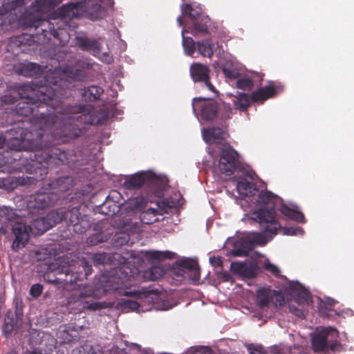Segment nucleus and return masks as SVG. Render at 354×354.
<instances>
[{"instance_id": "nucleus-1", "label": "nucleus", "mask_w": 354, "mask_h": 354, "mask_svg": "<svg viewBox=\"0 0 354 354\" xmlns=\"http://www.w3.org/2000/svg\"><path fill=\"white\" fill-rule=\"evenodd\" d=\"M38 128L37 125L29 129L24 121L15 124L7 130L10 150L19 152L30 151V172L35 174L36 180H43L48 172V166L66 165L74 169L77 162L73 150H64L56 147L52 131Z\"/></svg>"}, {"instance_id": "nucleus-2", "label": "nucleus", "mask_w": 354, "mask_h": 354, "mask_svg": "<svg viewBox=\"0 0 354 354\" xmlns=\"http://www.w3.org/2000/svg\"><path fill=\"white\" fill-rule=\"evenodd\" d=\"M67 82L53 73H47L44 76V85L37 88L22 85L19 88V94L24 101L16 106V113L22 116H32L38 128L52 131L53 124L46 122V117L55 115L58 95H64L62 88Z\"/></svg>"}, {"instance_id": "nucleus-3", "label": "nucleus", "mask_w": 354, "mask_h": 354, "mask_svg": "<svg viewBox=\"0 0 354 354\" xmlns=\"http://www.w3.org/2000/svg\"><path fill=\"white\" fill-rule=\"evenodd\" d=\"M44 119L46 122L53 124L51 137L54 136L56 147L81 136L82 129L78 124L98 125L104 120L91 105H65L62 100L57 103L55 115Z\"/></svg>"}, {"instance_id": "nucleus-4", "label": "nucleus", "mask_w": 354, "mask_h": 354, "mask_svg": "<svg viewBox=\"0 0 354 354\" xmlns=\"http://www.w3.org/2000/svg\"><path fill=\"white\" fill-rule=\"evenodd\" d=\"M80 265L86 276L91 274V266L84 259L79 261L74 260L71 254L64 255L49 265L44 278L49 283L66 288L68 285L76 283L79 280L81 272L77 270V267Z\"/></svg>"}, {"instance_id": "nucleus-5", "label": "nucleus", "mask_w": 354, "mask_h": 354, "mask_svg": "<svg viewBox=\"0 0 354 354\" xmlns=\"http://www.w3.org/2000/svg\"><path fill=\"white\" fill-rule=\"evenodd\" d=\"M192 109L194 113L199 111L202 120L207 122L214 121L223 128H227L226 121L231 118L232 114L230 104L225 102L219 104L217 102L204 97L194 98Z\"/></svg>"}, {"instance_id": "nucleus-6", "label": "nucleus", "mask_w": 354, "mask_h": 354, "mask_svg": "<svg viewBox=\"0 0 354 354\" xmlns=\"http://www.w3.org/2000/svg\"><path fill=\"white\" fill-rule=\"evenodd\" d=\"M277 196L270 191H261L258 195L257 202L259 204L267 205V207L260 208L254 213L255 219L259 223L261 229L265 232L276 235L277 231L281 228V225L276 218L275 201Z\"/></svg>"}, {"instance_id": "nucleus-7", "label": "nucleus", "mask_w": 354, "mask_h": 354, "mask_svg": "<svg viewBox=\"0 0 354 354\" xmlns=\"http://www.w3.org/2000/svg\"><path fill=\"white\" fill-rule=\"evenodd\" d=\"M122 185L127 189H136L146 185V191H150L155 197L161 198L166 191L167 181L153 172L142 171L128 177Z\"/></svg>"}, {"instance_id": "nucleus-8", "label": "nucleus", "mask_w": 354, "mask_h": 354, "mask_svg": "<svg viewBox=\"0 0 354 354\" xmlns=\"http://www.w3.org/2000/svg\"><path fill=\"white\" fill-rule=\"evenodd\" d=\"M62 0H35L30 6L26 10L21 16V23L27 28H37L40 26H47L50 30L52 24L43 19V13L50 7L55 6Z\"/></svg>"}, {"instance_id": "nucleus-9", "label": "nucleus", "mask_w": 354, "mask_h": 354, "mask_svg": "<svg viewBox=\"0 0 354 354\" xmlns=\"http://www.w3.org/2000/svg\"><path fill=\"white\" fill-rule=\"evenodd\" d=\"M50 216H55L57 223L64 221L68 225H72L73 231L78 234L85 232L91 227V222L88 216L82 214L78 207L52 211Z\"/></svg>"}, {"instance_id": "nucleus-10", "label": "nucleus", "mask_w": 354, "mask_h": 354, "mask_svg": "<svg viewBox=\"0 0 354 354\" xmlns=\"http://www.w3.org/2000/svg\"><path fill=\"white\" fill-rule=\"evenodd\" d=\"M312 346L315 352L336 351L341 347L339 332L333 327H326L317 331L312 337Z\"/></svg>"}, {"instance_id": "nucleus-11", "label": "nucleus", "mask_w": 354, "mask_h": 354, "mask_svg": "<svg viewBox=\"0 0 354 354\" xmlns=\"http://www.w3.org/2000/svg\"><path fill=\"white\" fill-rule=\"evenodd\" d=\"M59 200V196L48 190V187L44 185L35 194L30 196L27 201V209H24L26 213L29 212L32 214H42L43 211L48 207L53 206Z\"/></svg>"}, {"instance_id": "nucleus-12", "label": "nucleus", "mask_w": 354, "mask_h": 354, "mask_svg": "<svg viewBox=\"0 0 354 354\" xmlns=\"http://www.w3.org/2000/svg\"><path fill=\"white\" fill-rule=\"evenodd\" d=\"M241 167L239 153L229 144L221 146L219 154L218 168L226 176H231Z\"/></svg>"}, {"instance_id": "nucleus-13", "label": "nucleus", "mask_w": 354, "mask_h": 354, "mask_svg": "<svg viewBox=\"0 0 354 354\" xmlns=\"http://www.w3.org/2000/svg\"><path fill=\"white\" fill-rule=\"evenodd\" d=\"M275 307L285 305V297L281 291L274 290L268 287H261L257 290L256 305L261 309L268 308L270 304Z\"/></svg>"}, {"instance_id": "nucleus-14", "label": "nucleus", "mask_w": 354, "mask_h": 354, "mask_svg": "<svg viewBox=\"0 0 354 354\" xmlns=\"http://www.w3.org/2000/svg\"><path fill=\"white\" fill-rule=\"evenodd\" d=\"M31 229V226L22 221L12 225V234L14 239L11 244V250L13 252H17L26 246L30 240Z\"/></svg>"}, {"instance_id": "nucleus-15", "label": "nucleus", "mask_w": 354, "mask_h": 354, "mask_svg": "<svg viewBox=\"0 0 354 354\" xmlns=\"http://www.w3.org/2000/svg\"><path fill=\"white\" fill-rule=\"evenodd\" d=\"M23 309L18 305L15 311L9 310L6 312L2 326V332L6 337L10 336L12 333L18 331L23 322Z\"/></svg>"}, {"instance_id": "nucleus-16", "label": "nucleus", "mask_w": 354, "mask_h": 354, "mask_svg": "<svg viewBox=\"0 0 354 354\" xmlns=\"http://www.w3.org/2000/svg\"><path fill=\"white\" fill-rule=\"evenodd\" d=\"M262 233H255L252 239H245L241 242V247L234 250V254L237 257L247 256L256 245H264L271 240L274 235L265 232L261 229Z\"/></svg>"}, {"instance_id": "nucleus-17", "label": "nucleus", "mask_w": 354, "mask_h": 354, "mask_svg": "<svg viewBox=\"0 0 354 354\" xmlns=\"http://www.w3.org/2000/svg\"><path fill=\"white\" fill-rule=\"evenodd\" d=\"M20 13L21 9L17 8V2L10 1L4 3L0 8V26L11 25L19 20L24 28H28L22 24L21 19L24 13Z\"/></svg>"}, {"instance_id": "nucleus-18", "label": "nucleus", "mask_w": 354, "mask_h": 354, "mask_svg": "<svg viewBox=\"0 0 354 354\" xmlns=\"http://www.w3.org/2000/svg\"><path fill=\"white\" fill-rule=\"evenodd\" d=\"M189 72L194 82H203L209 91L216 93L215 87L210 82V69L208 66L200 62L193 63L190 66Z\"/></svg>"}, {"instance_id": "nucleus-19", "label": "nucleus", "mask_w": 354, "mask_h": 354, "mask_svg": "<svg viewBox=\"0 0 354 354\" xmlns=\"http://www.w3.org/2000/svg\"><path fill=\"white\" fill-rule=\"evenodd\" d=\"M39 214H32L26 212V216L24 218L31 219L32 227L37 230V233L43 234L50 228L57 224L55 216H50V212L46 216H39Z\"/></svg>"}, {"instance_id": "nucleus-20", "label": "nucleus", "mask_w": 354, "mask_h": 354, "mask_svg": "<svg viewBox=\"0 0 354 354\" xmlns=\"http://www.w3.org/2000/svg\"><path fill=\"white\" fill-rule=\"evenodd\" d=\"M283 86L279 83L270 82L268 85L262 87L251 94V100L253 102L263 103L269 98L274 97L278 92L283 91Z\"/></svg>"}, {"instance_id": "nucleus-21", "label": "nucleus", "mask_w": 354, "mask_h": 354, "mask_svg": "<svg viewBox=\"0 0 354 354\" xmlns=\"http://www.w3.org/2000/svg\"><path fill=\"white\" fill-rule=\"evenodd\" d=\"M286 288L294 295V301L299 306H309L312 303L310 293L299 282L289 281Z\"/></svg>"}, {"instance_id": "nucleus-22", "label": "nucleus", "mask_w": 354, "mask_h": 354, "mask_svg": "<svg viewBox=\"0 0 354 354\" xmlns=\"http://www.w3.org/2000/svg\"><path fill=\"white\" fill-rule=\"evenodd\" d=\"M26 216L25 210H17L7 206L0 207V223L2 225L0 232L3 227H7L9 223H21V218Z\"/></svg>"}, {"instance_id": "nucleus-23", "label": "nucleus", "mask_w": 354, "mask_h": 354, "mask_svg": "<svg viewBox=\"0 0 354 354\" xmlns=\"http://www.w3.org/2000/svg\"><path fill=\"white\" fill-rule=\"evenodd\" d=\"M74 185V179L70 176H60L46 185L48 190L59 197V194L70 190Z\"/></svg>"}, {"instance_id": "nucleus-24", "label": "nucleus", "mask_w": 354, "mask_h": 354, "mask_svg": "<svg viewBox=\"0 0 354 354\" xmlns=\"http://www.w3.org/2000/svg\"><path fill=\"white\" fill-rule=\"evenodd\" d=\"M151 196H154V195L151 194L150 191H146L145 196L140 195L126 201L125 207L129 212L141 213L145 211L144 209L147 206L148 201L150 200Z\"/></svg>"}, {"instance_id": "nucleus-25", "label": "nucleus", "mask_w": 354, "mask_h": 354, "mask_svg": "<svg viewBox=\"0 0 354 354\" xmlns=\"http://www.w3.org/2000/svg\"><path fill=\"white\" fill-rule=\"evenodd\" d=\"M76 45L84 51L90 52L96 56L101 53L102 44L98 39H91L87 37H77Z\"/></svg>"}, {"instance_id": "nucleus-26", "label": "nucleus", "mask_w": 354, "mask_h": 354, "mask_svg": "<svg viewBox=\"0 0 354 354\" xmlns=\"http://www.w3.org/2000/svg\"><path fill=\"white\" fill-rule=\"evenodd\" d=\"M53 73H55L57 77L62 78L68 84H66L67 86H64L62 88V93H64V95H59V94L58 95L57 99L59 100H62V98H63L64 97H65L66 95V90L68 89L71 86V82L68 80H66L65 77H68V78H70L73 80H77V81H82L86 77V74L84 73V72L82 70H80V69L73 70V69H71V68H67L63 72L62 75H59L58 72H57V71H53Z\"/></svg>"}, {"instance_id": "nucleus-27", "label": "nucleus", "mask_w": 354, "mask_h": 354, "mask_svg": "<svg viewBox=\"0 0 354 354\" xmlns=\"http://www.w3.org/2000/svg\"><path fill=\"white\" fill-rule=\"evenodd\" d=\"M178 266L184 272H189V278L194 283L200 279L201 269L198 263L191 259H185L178 261Z\"/></svg>"}, {"instance_id": "nucleus-28", "label": "nucleus", "mask_w": 354, "mask_h": 354, "mask_svg": "<svg viewBox=\"0 0 354 354\" xmlns=\"http://www.w3.org/2000/svg\"><path fill=\"white\" fill-rule=\"evenodd\" d=\"M57 337L60 344H73L79 341L80 334L76 329L64 326L59 327Z\"/></svg>"}, {"instance_id": "nucleus-29", "label": "nucleus", "mask_w": 354, "mask_h": 354, "mask_svg": "<svg viewBox=\"0 0 354 354\" xmlns=\"http://www.w3.org/2000/svg\"><path fill=\"white\" fill-rule=\"evenodd\" d=\"M29 182V178L22 176H8L6 178H0V189L8 192H12L20 185H26Z\"/></svg>"}, {"instance_id": "nucleus-30", "label": "nucleus", "mask_w": 354, "mask_h": 354, "mask_svg": "<svg viewBox=\"0 0 354 354\" xmlns=\"http://www.w3.org/2000/svg\"><path fill=\"white\" fill-rule=\"evenodd\" d=\"M230 270L234 274H240L249 279L254 278L257 275L256 267L254 266H248L242 262H232L230 265Z\"/></svg>"}, {"instance_id": "nucleus-31", "label": "nucleus", "mask_w": 354, "mask_h": 354, "mask_svg": "<svg viewBox=\"0 0 354 354\" xmlns=\"http://www.w3.org/2000/svg\"><path fill=\"white\" fill-rule=\"evenodd\" d=\"M14 71L18 75L25 77H33L39 73L40 66L32 62L20 63L14 66Z\"/></svg>"}, {"instance_id": "nucleus-32", "label": "nucleus", "mask_w": 354, "mask_h": 354, "mask_svg": "<svg viewBox=\"0 0 354 354\" xmlns=\"http://www.w3.org/2000/svg\"><path fill=\"white\" fill-rule=\"evenodd\" d=\"M212 21L207 15H204L201 17L197 21L193 23L191 28L190 32L196 36L198 34H207L209 33V28L212 26Z\"/></svg>"}, {"instance_id": "nucleus-33", "label": "nucleus", "mask_w": 354, "mask_h": 354, "mask_svg": "<svg viewBox=\"0 0 354 354\" xmlns=\"http://www.w3.org/2000/svg\"><path fill=\"white\" fill-rule=\"evenodd\" d=\"M223 127H211L204 129L202 131L203 137L205 142H215L224 139L225 131Z\"/></svg>"}, {"instance_id": "nucleus-34", "label": "nucleus", "mask_w": 354, "mask_h": 354, "mask_svg": "<svg viewBox=\"0 0 354 354\" xmlns=\"http://www.w3.org/2000/svg\"><path fill=\"white\" fill-rule=\"evenodd\" d=\"M279 210L283 216L290 220L299 223H304L306 222L305 216L302 212L297 209L290 208L284 203L281 204Z\"/></svg>"}, {"instance_id": "nucleus-35", "label": "nucleus", "mask_w": 354, "mask_h": 354, "mask_svg": "<svg viewBox=\"0 0 354 354\" xmlns=\"http://www.w3.org/2000/svg\"><path fill=\"white\" fill-rule=\"evenodd\" d=\"M85 12L89 19L93 21L98 20L103 16V8L97 2H87L85 6Z\"/></svg>"}, {"instance_id": "nucleus-36", "label": "nucleus", "mask_w": 354, "mask_h": 354, "mask_svg": "<svg viewBox=\"0 0 354 354\" xmlns=\"http://www.w3.org/2000/svg\"><path fill=\"white\" fill-rule=\"evenodd\" d=\"M81 8L82 3L80 2L69 3L63 5L59 9V15L62 17H77L78 15L79 10Z\"/></svg>"}, {"instance_id": "nucleus-37", "label": "nucleus", "mask_w": 354, "mask_h": 354, "mask_svg": "<svg viewBox=\"0 0 354 354\" xmlns=\"http://www.w3.org/2000/svg\"><path fill=\"white\" fill-rule=\"evenodd\" d=\"M124 286H127L125 281L114 276L109 277L106 281L104 290L107 292H120Z\"/></svg>"}, {"instance_id": "nucleus-38", "label": "nucleus", "mask_w": 354, "mask_h": 354, "mask_svg": "<svg viewBox=\"0 0 354 354\" xmlns=\"http://www.w3.org/2000/svg\"><path fill=\"white\" fill-rule=\"evenodd\" d=\"M125 231L117 232L113 236L114 244L116 247H120L124 245H129L130 242V234L127 231L129 230L130 227L129 225L125 224L124 226ZM131 242L130 244H132Z\"/></svg>"}, {"instance_id": "nucleus-39", "label": "nucleus", "mask_w": 354, "mask_h": 354, "mask_svg": "<svg viewBox=\"0 0 354 354\" xmlns=\"http://www.w3.org/2000/svg\"><path fill=\"white\" fill-rule=\"evenodd\" d=\"M182 13L190 18L193 23L200 19L202 16L205 15L200 8H193L190 4L182 6Z\"/></svg>"}, {"instance_id": "nucleus-40", "label": "nucleus", "mask_w": 354, "mask_h": 354, "mask_svg": "<svg viewBox=\"0 0 354 354\" xmlns=\"http://www.w3.org/2000/svg\"><path fill=\"white\" fill-rule=\"evenodd\" d=\"M158 214L157 209L150 207L140 213V218L142 223L151 225L158 221V219L156 218Z\"/></svg>"}, {"instance_id": "nucleus-41", "label": "nucleus", "mask_w": 354, "mask_h": 354, "mask_svg": "<svg viewBox=\"0 0 354 354\" xmlns=\"http://www.w3.org/2000/svg\"><path fill=\"white\" fill-rule=\"evenodd\" d=\"M236 189L240 195L248 196L255 190V185L246 179H241L237 182Z\"/></svg>"}, {"instance_id": "nucleus-42", "label": "nucleus", "mask_w": 354, "mask_h": 354, "mask_svg": "<svg viewBox=\"0 0 354 354\" xmlns=\"http://www.w3.org/2000/svg\"><path fill=\"white\" fill-rule=\"evenodd\" d=\"M196 44L198 50L202 56L210 58L213 55V44L210 39L198 41Z\"/></svg>"}, {"instance_id": "nucleus-43", "label": "nucleus", "mask_w": 354, "mask_h": 354, "mask_svg": "<svg viewBox=\"0 0 354 354\" xmlns=\"http://www.w3.org/2000/svg\"><path fill=\"white\" fill-rule=\"evenodd\" d=\"M104 93V89L98 86H90L85 88L84 95L88 98L90 102H95L98 100Z\"/></svg>"}, {"instance_id": "nucleus-44", "label": "nucleus", "mask_w": 354, "mask_h": 354, "mask_svg": "<svg viewBox=\"0 0 354 354\" xmlns=\"http://www.w3.org/2000/svg\"><path fill=\"white\" fill-rule=\"evenodd\" d=\"M250 100L249 95L245 93H239L236 100L234 102L236 109L241 111H246L250 106Z\"/></svg>"}, {"instance_id": "nucleus-45", "label": "nucleus", "mask_w": 354, "mask_h": 354, "mask_svg": "<svg viewBox=\"0 0 354 354\" xmlns=\"http://www.w3.org/2000/svg\"><path fill=\"white\" fill-rule=\"evenodd\" d=\"M185 30L182 31L183 36V46L185 53L187 55L192 56L195 53L197 44L194 39L190 37L184 36Z\"/></svg>"}, {"instance_id": "nucleus-46", "label": "nucleus", "mask_w": 354, "mask_h": 354, "mask_svg": "<svg viewBox=\"0 0 354 354\" xmlns=\"http://www.w3.org/2000/svg\"><path fill=\"white\" fill-rule=\"evenodd\" d=\"M165 274V270L160 266H153L145 272V277L151 281H156Z\"/></svg>"}, {"instance_id": "nucleus-47", "label": "nucleus", "mask_w": 354, "mask_h": 354, "mask_svg": "<svg viewBox=\"0 0 354 354\" xmlns=\"http://www.w3.org/2000/svg\"><path fill=\"white\" fill-rule=\"evenodd\" d=\"M288 309H289L290 313H291L292 314L296 315L297 317H298L299 318H305L306 317V314L307 310L306 308H304V306L299 308V307L295 306V304H288Z\"/></svg>"}, {"instance_id": "nucleus-48", "label": "nucleus", "mask_w": 354, "mask_h": 354, "mask_svg": "<svg viewBox=\"0 0 354 354\" xmlns=\"http://www.w3.org/2000/svg\"><path fill=\"white\" fill-rule=\"evenodd\" d=\"M254 84L250 78H240L236 81V87L243 90H251Z\"/></svg>"}, {"instance_id": "nucleus-49", "label": "nucleus", "mask_w": 354, "mask_h": 354, "mask_svg": "<svg viewBox=\"0 0 354 354\" xmlns=\"http://www.w3.org/2000/svg\"><path fill=\"white\" fill-rule=\"evenodd\" d=\"M265 269L270 272L272 274H273L276 277L281 278V279H286L285 276L280 274V270L279 268L276 266L274 264H272L270 263H266L265 264Z\"/></svg>"}, {"instance_id": "nucleus-50", "label": "nucleus", "mask_w": 354, "mask_h": 354, "mask_svg": "<svg viewBox=\"0 0 354 354\" xmlns=\"http://www.w3.org/2000/svg\"><path fill=\"white\" fill-rule=\"evenodd\" d=\"M93 261L96 265L104 264L108 259V255L104 253H96L93 255Z\"/></svg>"}, {"instance_id": "nucleus-51", "label": "nucleus", "mask_w": 354, "mask_h": 354, "mask_svg": "<svg viewBox=\"0 0 354 354\" xmlns=\"http://www.w3.org/2000/svg\"><path fill=\"white\" fill-rule=\"evenodd\" d=\"M43 291V286L39 283H35L30 287L29 293L33 298L39 297Z\"/></svg>"}, {"instance_id": "nucleus-52", "label": "nucleus", "mask_w": 354, "mask_h": 354, "mask_svg": "<svg viewBox=\"0 0 354 354\" xmlns=\"http://www.w3.org/2000/svg\"><path fill=\"white\" fill-rule=\"evenodd\" d=\"M102 234L100 233L94 234L90 236L87 240V244L90 245H97V244L102 242Z\"/></svg>"}, {"instance_id": "nucleus-53", "label": "nucleus", "mask_w": 354, "mask_h": 354, "mask_svg": "<svg viewBox=\"0 0 354 354\" xmlns=\"http://www.w3.org/2000/svg\"><path fill=\"white\" fill-rule=\"evenodd\" d=\"M284 234L287 235L303 234L304 230L301 227H290L283 229Z\"/></svg>"}, {"instance_id": "nucleus-54", "label": "nucleus", "mask_w": 354, "mask_h": 354, "mask_svg": "<svg viewBox=\"0 0 354 354\" xmlns=\"http://www.w3.org/2000/svg\"><path fill=\"white\" fill-rule=\"evenodd\" d=\"M83 308L84 309H88L91 310H100L103 308V306L100 302H91L89 303L88 301H85L83 303Z\"/></svg>"}, {"instance_id": "nucleus-55", "label": "nucleus", "mask_w": 354, "mask_h": 354, "mask_svg": "<svg viewBox=\"0 0 354 354\" xmlns=\"http://www.w3.org/2000/svg\"><path fill=\"white\" fill-rule=\"evenodd\" d=\"M7 131L0 132V149L7 147L10 149V140H8Z\"/></svg>"}, {"instance_id": "nucleus-56", "label": "nucleus", "mask_w": 354, "mask_h": 354, "mask_svg": "<svg viewBox=\"0 0 354 354\" xmlns=\"http://www.w3.org/2000/svg\"><path fill=\"white\" fill-rule=\"evenodd\" d=\"M1 102L6 105L13 104L16 102V97L10 94H6L1 97Z\"/></svg>"}, {"instance_id": "nucleus-57", "label": "nucleus", "mask_w": 354, "mask_h": 354, "mask_svg": "<svg viewBox=\"0 0 354 354\" xmlns=\"http://www.w3.org/2000/svg\"><path fill=\"white\" fill-rule=\"evenodd\" d=\"M223 72L227 77L230 79H235L238 75L235 70L227 68L226 66L223 67Z\"/></svg>"}, {"instance_id": "nucleus-58", "label": "nucleus", "mask_w": 354, "mask_h": 354, "mask_svg": "<svg viewBox=\"0 0 354 354\" xmlns=\"http://www.w3.org/2000/svg\"><path fill=\"white\" fill-rule=\"evenodd\" d=\"M82 348L85 354H97L96 349L94 348L93 346L88 342H86L82 346Z\"/></svg>"}, {"instance_id": "nucleus-59", "label": "nucleus", "mask_w": 354, "mask_h": 354, "mask_svg": "<svg viewBox=\"0 0 354 354\" xmlns=\"http://www.w3.org/2000/svg\"><path fill=\"white\" fill-rule=\"evenodd\" d=\"M209 263L214 267H221L223 266V261L221 257H209Z\"/></svg>"}, {"instance_id": "nucleus-60", "label": "nucleus", "mask_w": 354, "mask_h": 354, "mask_svg": "<svg viewBox=\"0 0 354 354\" xmlns=\"http://www.w3.org/2000/svg\"><path fill=\"white\" fill-rule=\"evenodd\" d=\"M124 304L125 307L129 308L133 310H137L140 308V304L136 301L127 300Z\"/></svg>"}, {"instance_id": "nucleus-61", "label": "nucleus", "mask_w": 354, "mask_h": 354, "mask_svg": "<svg viewBox=\"0 0 354 354\" xmlns=\"http://www.w3.org/2000/svg\"><path fill=\"white\" fill-rule=\"evenodd\" d=\"M192 354H213V353L210 348L203 346L194 351Z\"/></svg>"}, {"instance_id": "nucleus-62", "label": "nucleus", "mask_w": 354, "mask_h": 354, "mask_svg": "<svg viewBox=\"0 0 354 354\" xmlns=\"http://www.w3.org/2000/svg\"><path fill=\"white\" fill-rule=\"evenodd\" d=\"M169 254H170L169 252L162 253V252H153V254H152V257L156 259H162L169 258Z\"/></svg>"}, {"instance_id": "nucleus-63", "label": "nucleus", "mask_w": 354, "mask_h": 354, "mask_svg": "<svg viewBox=\"0 0 354 354\" xmlns=\"http://www.w3.org/2000/svg\"><path fill=\"white\" fill-rule=\"evenodd\" d=\"M24 354H49L46 351L43 352L41 348H35L30 351H26Z\"/></svg>"}, {"instance_id": "nucleus-64", "label": "nucleus", "mask_w": 354, "mask_h": 354, "mask_svg": "<svg viewBox=\"0 0 354 354\" xmlns=\"http://www.w3.org/2000/svg\"><path fill=\"white\" fill-rule=\"evenodd\" d=\"M71 354H85L82 351V346L80 348H77L72 351Z\"/></svg>"}]
</instances>
